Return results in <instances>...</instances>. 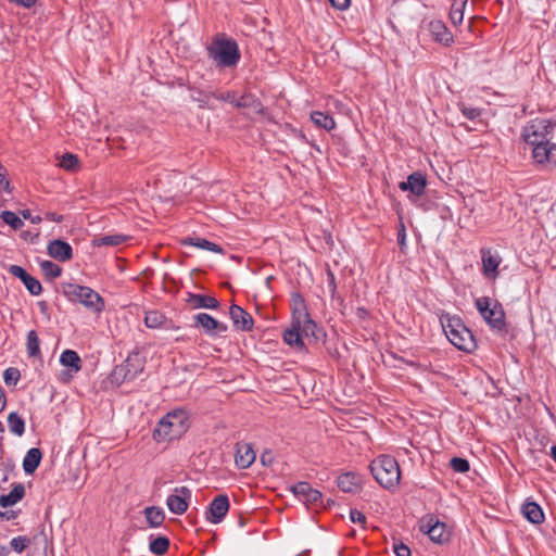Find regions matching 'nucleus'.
Here are the masks:
<instances>
[{"label":"nucleus","mask_w":556,"mask_h":556,"mask_svg":"<svg viewBox=\"0 0 556 556\" xmlns=\"http://www.w3.org/2000/svg\"><path fill=\"white\" fill-rule=\"evenodd\" d=\"M229 510V500L225 494L216 496L210 504L207 520L212 523H219Z\"/></svg>","instance_id":"obj_14"},{"label":"nucleus","mask_w":556,"mask_h":556,"mask_svg":"<svg viewBox=\"0 0 556 556\" xmlns=\"http://www.w3.org/2000/svg\"><path fill=\"white\" fill-rule=\"evenodd\" d=\"M11 2H14L18 5H22L24 8H30L36 3V0H10Z\"/></svg>","instance_id":"obj_51"},{"label":"nucleus","mask_w":556,"mask_h":556,"mask_svg":"<svg viewBox=\"0 0 556 556\" xmlns=\"http://www.w3.org/2000/svg\"><path fill=\"white\" fill-rule=\"evenodd\" d=\"M431 29L435 39L440 42L448 43L452 41V35L447 31L446 27L440 22L431 23Z\"/></svg>","instance_id":"obj_37"},{"label":"nucleus","mask_w":556,"mask_h":556,"mask_svg":"<svg viewBox=\"0 0 556 556\" xmlns=\"http://www.w3.org/2000/svg\"><path fill=\"white\" fill-rule=\"evenodd\" d=\"M144 516H146L148 523L152 528L160 527L164 522V519H165L164 510L162 508L155 507V506L147 507L144 509Z\"/></svg>","instance_id":"obj_30"},{"label":"nucleus","mask_w":556,"mask_h":556,"mask_svg":"<svg viewBox=\"0 0 556 556\" xmlns=\"http://www.w3.org/2000/svg\"><path fill=\"white\" fill-rule=\"evenodd\" d=\"M169 547V540L166 536H159L150 542V552L154 555H164Z\"/></svg>","instance_id":"obj_34"},{"label":"nucleus","mask_w":556,"mask_h":556,"mask_svg":"<svg viewBox=\"0 0 556 556\" xmlns=\"http://www.w3.org/2000/svg\"><path fill=\"white\" fill-rule=\"evenodd\" d=\"M42 459V453L39 448L33 447L27 451L23 459V469L26 475H31L39 467Z\"/></svg>","instance_id":"obj_23"},{"label":"nucleus","mask_w":556,"mask_h":556,"mask_svg":"<svg viewBox=\"0 0 556 556\" xmlns=\"http://www.w3.org/2000/svg\"><path fill=\"white\" fill-rule=\"evenodd\" d=\"M467 5V0H454L450 10V20L453 25H460L464 20V10Z\"/></svg>","instance_id":"obj_31"},{"label":"nucleus","mask_w":556,"mask_h":556,"mask_svg":"<svg viewBox=\"0 0 556 556\" xmlns=\"http://www.w3.org/2000/svg\"><path fill=\"white\" fill-rule=\"evenodd\" d=\"M427 180L424 174L415 172L407 177L406 181H401L399 188L402 191H409L416 197H420L425 193Z\"/></svg>","instance_id":"obj_15"},{"label":"nucleus","mask_w":556,"mask_h":556,"mask_svg":"<svg viewBox=\"0 0 556 556\" xmlns=\"http://www.w3.org/2000/svg\"><path fill=\"white\" fill-rule=\"evenodd\" d=\"M40 269L49 279L58 278L62 274V268L51 261H42L40 263Z\"/></svg>","instance_id":"obj_35"},{"label":"nucleus","mask_w":556,"mask_h":556,"mask_svg":"<svg viewBox=\"0 0 556 556\" xmlns=\"http://www.w3.org/2000/svg\"><path fill=\"white\" fill-rule=\"evenodd\" d=\"M22 281L31 295H39L42 292V286L40 281L29 274Z\"/></svg>","instance_id":"obj_40"},{"label":"nucleus","mask_w":556,"mask_h":556,"mask_svg":"<svg viewBox=\"0 0 556 556\" xmlns=\"http://www.w3.org/2000/svg\"><path fill=\"white\" fill-rule=\"evenodd\" d=\"M28 543L29 540L26 536H16L11 540L10 545L15 552L22 553L27 547Z\"/></svg>","instance_id":"obj_43"},{"label":"nucleus","mask_w":556,"mask_h":556,"mask_svg":"<svg viewBox=\"0 0 556 556\" xmlns=\"http://www.w3.org/2000/svg\"><path fill=\"white\" fill-rule=\"evenodd\" d=\"M9 273L11 275H13L14 277L20 278L21 280H24L28 275V273L23 267H21L18 265H11L9 267Z\"/></svg>","instance_id":"obj_47"},{"label":"nucleus","mask_w":556,"mask_h":556,"mask_svg":"<svg viewBox=\"0 0 556 556\" xmlns=\"http://www.w3.org/2000/svg\"><path fill=\"white\" fill-rule=\"evenodd\" d=\"M47 253L60 262H67L73 257L71 244L61 239L50 241L47 247Z\"/></svg>","instance_id":"obj_16"},{"label":"nucleus","mask_w":556,"mask_h":556,"mask_svg":"<svg viewBox=\"0 0 556 556\" xmlns=\"http://www.w3.org/2000/svg\"><path fill=\"white\" fill-rule=\"evenodd\" d=\"M369 468L374 478L382 488L392 490L399 485L401 470L394 457L380 455L370 463Z\"/></svg>","instance_id":"obj_4"},{"label":"nucleus","mask_w":556,"mask_h":556,"mask_svg":"<svg viewBox=\"0 0 556 556\" xmlns=\"http://www.w3.org/2000/svg\"><path fill=\"white\" fill-rule=\"evenodd\" d=\"M230 318L236 329L250 331L253 328V318L241 306L232 304L229 309Z\"/></svg>","instance_id":"obj_17"},{"label":"nucleus","mask_w":556,"mask_h":556,"mask_svg":"<svg viewBox=\"0 0 556 556\" xmlns=\"http://www.w3.org/2000/svg\"><path fill=\"white\" fill-rule=\"evenodd\" d=\"M212 96L224 102H232L233 96L230 92H213Z\"/></svg>","instance_id":"obj_48"},{"label":"nucleus","mask_w":556,"mask_h":556,"mask_svg":"<svg viewBox=\"0 0 556 556\" xmlns=\"http://www.w3.org/2000/svg\"><path fill=\"white\" fill-rule=\"evenodd\" d=\"M311 119L317 127L324 128L328 131L336 127L333 117L320 111L313 112L311 114Z\"/></svg>","instance_id":"obj_29"},{"label":"nucleus","mask_w":556,"mask_h":556,"mask_svg":"<svg viewBox=\"0 0 556 556\" xmlns=\"http://www.w3.org/2000/svg\"><path fill=\"white\" fill-rule=\"evenodd\" d=\"M193 320V327L203 329V331L211 337L220 336L228 330L226 324L218 321L206 313L194 315Z\"/></svg>","instance_id":"obj_10"},{"label":"nucleus","mask_w":556,"mask_h":556,"mask_svg":"<svg viewBox=\"0 0 556 556\" xmlns=\"http://www.w3.org/2000/svg\"><path fill=\"white\" fill-rule=\"evenodd\" d=\"M400 243H403L404 242V239H405V233L403 232V235H400Z\"/></svg>","instance_id":"obj_58"},{"label":"nucleus","mask_w":556,"mask_h":556,"mask_svg":"<svg viewBox=\"0 0 556 556\" xmlns=\"http://www.w3.org/2000/svg\"><path fill=\"white\" fill-rule=\"evenodd\" d=\"M59 165L70 172H74L79 167L78 157L72 153H65L60 160Z\"/></svg>","instance_id":"obj_39"},{"label":"nucleus","mask_w":556,"mask_h":556,"mask_svg":"<svg viewBox=\"0 0 556 556\" xmlns=\"http://www.w3.org/2000/svg\"><path fill=\"white\" fill-rule=\"evenodd\" d=\"M21 379V374L17 368L10 367L3 372V380L9 386H15Z\"/></svg>","instance_id":"obj_41"},{"label":"nucleus","mask_w":556,"mask_h":556,"mask_svg":"<svg viewBox=\"0 0 556 556\" xmlns=\"http://www.w3.org/2000/svg\"><path fill=\"white\" fill-rule=\"evenodd\" d=\"M421 529L425 530L430 540L435 543H443L448 539L445 525L438 520L434 521L433 518H430L427 523H424Z\"/></svg>","instance_id":"obj_18"},{"label":"nucleus","mask_w":556,"mask_h":556,"mask_svg":"<svg viewBox=\"0 0 556 556\" xmlns=\"http://www.w3.org/2000/svg\"><path fill=\"white\" fill-rule=\"evenodd\" d=\"M440 323L446 338L455 348L466 353H471L476 350L475 337L460 317L444 313L440 316Z\"/></svg>","instance_id":"obj_1"},{"label":"nucleus","mask_w":556,"mask_h":556,"mask_svg":"<svg viewBox=\"0 0 556 556\" xmlns=\"http://www.w3.org/2000/svg\"><path fill=\"white\" fill-rule=\"evenodd\" d=\"M460 110L462 113L470 121L476 119L480 115V110L477 108L465 106L462 104Z\"/></svg>","instance_id":"obj_44"},{"label":"nucleus","mask_w":556,"mask_h":556,"mask_svg":"<svg viewBox=\"0 0 556 556\" xmlns=\"http://www.w3.org/2000/svg\"><path fill=\"white\" fill-rule=\"evenodd\" d=\"M393 551L396 556H410L409 547L402 542H395L393 544Z\"/></svg>","instance_id":"obj_46"},{"label":"nucleus","mask_w":556,"mask_h":556,"mask_svg":"<svg viewBox=\"0 0 556 556\" xmlns=\"http://www.w3.org/2000/svg\"><path fill=\"white\" fill-rule=\"evenodd\" d=\"M551 456H552V458H553V459L555 460V463H556V445H553V446L551 447Z\"/></svg>","instance_id":"obj_57"},{"label":"nucleus","mask_w":556,"mask_h":556,"mask_svg":"<svg viewBox=\"0 0 556 556\" xmlns=\"http://www.w3.org/2000/svg\"><path fill=\"white\" fill-rule=\"evenodd\" d=\"M26 351L29 357H40V340L35 330H30L27 333Z\"/></svg>","instance_id":"obj_32"},{"label":"nucleus","mask_w":556,"mask_h":556,"mask_svg":"<svg viewBox=\"0 0 556 556\" xmlns=\"http://www.w3.org/2000/svg\"><path fill=\"white\" fill-rule=\"evenodd\" d=\"M33 224H39L41 223L42 220V217L37 215V216H31V218L29 219Z\"/></svg>","instance_id":"obj_54"},{"label":"nucleus","mask_w":556,"mask_h":556,"mask_svg":"<svg viewBox=\"0 0 556 556\" xmlns=\"http://www.w3.org/2000/svg\"><path fill=\"white\" fill-rule=\"evenodd\" d=\"M256 454L250 443H239L236 450V465L239 468L247 469L255 460Z\"/></svg>","instance_id":"obj_19"},{"label":"nucleus","mask_w":556,"mask_h":556,"mask_svg":"<svg viewBox=\"0 0 556 556\" xmlns=\"http://www.w3.org/2000/svg\"><path fill=\"white\" fill-rule=\"evenodd\" d=\"M451 467L456 472H462V473L467 472L469 470V468H470L469 462L467 459L460 458V457L452 458L451 459Z\"/></svg>","instance_id":"obj_42"},{"label":"nucleus","mask_w":556,"mask_h":556,"mask_svg":"<svg viewBox=\"0 0 556 556\" xmlns=\"http://www.w3.org/2000/svg\"><path fill=\"white\" fill-rule=\"evenodd\" d=\"M532 159L543 169L556 168V143L549 141L532 149Z\"/></svg>","instance_id":"obj_9"},{"label":"nucleus","mask_w":556,"mask_h":556,"mask_svg":"<svg viewBox=\"0 0 556 556\" xmlns=\"http://www.w3.org/2000/svg\"><path fill=\"white\" fill-rule=\"evenodd\" d=\"M361 477L354 472H345L338 478L339 489L346 493L357 492L361 488Z\"/></svg>","instance_id":"obj_21"},{"label":"nucleus","mask_w":556,"mask_h":556,"mask_svg":"<svg viewBox=\"0 0 556 556\" xmlns=\"http://www.w3.org/2000/svg\"><path fill=\"white\" fill-rule=\"evenodd\" d=\"M291 491L306 505H313L314 507L323 506V494L318 490L313 489L308 482H298L291 486Z\"/></svg>","instance_id":"obj_11"},{"label":"nucleus","mask_w":556,"mask_h":556,"mask_svg":"<svg viewBox=\"0 0 556 556\" xmlns=\"http://www.w3.org/2000/svg\"><path fill=\"white\" fill-rule=\"evenodd\" d=\"M22 216L26 219H30L33 215L30 214V211L24 210L22 211Z\"/></svg>","instance_id":"obj_56"},{"label":"nucleus","mask_w":556,"mask_h":556,"mask_svg":"<svg viewBox=\"0 0 556 556\" xmlns=\"http://www.w3.org/2000/svg\"><path fill=\"white\" fill-rule=\"evenodd\" d=\"M8 426H9L10 431L17 437L23 435L25 432V421L15 412L9 414Z\"/></svg>","instance_id":"obj_33"},{"label":"nucleus","mask_w":556,"mask_h":556,"mask_svg":"<svg viewBox=\"0 0 556 556\" xmlns=\"http://www.w3.org/2000/svg\"><path fill=\"white\" fill-rule=\"evenodd\" d=\"M60 363L65 367H70L75 372L81 369V359L78 353L73 350L63 351L60 356Z\"/></svg>","instance_id":"obj_27"},{"label":"nucleus","mask_w":556,"mask_h":556,"mask_svg":"<svg viewBox=\"0 0 556 556\" xmlns=\"http://www.w3.org/2000/svg\"><path fill=\"white\" fill-rule=\"evenodd\" d=\"M208 56L214 60L217 66L232 67L240 60V51L235 40L219 37L214 38L207 48Z\"/></svg>","instance_id":"obj_5"},{"label":"nucleus","mask_w":556,"mask_h":556,"mask_svg":"<svg viewBox=\"0 0 556 556\" xmlns=\"http://www.w3.org/2000/svg\"><path fill=\"white\" fill-rule=\"evenodd\" d=\"M45 218L50 220V222H54V223H61L63 222V216L62 215H59L56 213H53V212H47L45 214Z\"/></svg>","instance_id":"obj_50"},{"label":"nucleus","mask_w":556,"mask_h":556,"mask_svg":"<svg viewBox=\"0 0 556 556\" xmlns=\"http://www.w3.org/2000/svg\"><path fill=\"white\" fill-rule=\"evenodd\" d=\"M165 321V316L159 311H150L146 313L144 324L148 328H159Z\"/></svg>","instance_id":"obj_36"},{"label":"nucleus","mask_w":556,"mask_h":556,"mask_svg":"<svg viewBox=\"0 0 556 556\" xmlns=\"http://www.w3.org/2000/svg\"><path fill=\"white\" fill-rule=\"evenodd\" d=\"M129 366V361L126 362L125 365H122L119 367V372H123L124 374V378L125 379H134L135 378V375H129V371L127 370V367Z\"/></svg>","instance_id":"obj_52"},{"label":"nucleus","mask_w":556,"mask_h":556,"mask_svg":"<svg viewBox=\"0 0 556 556\" xmlns=\"http://www.w3.org/2000/svg\"><path fill=\"white\" fill-rule=\"evenodd\" d=\"M127 240V236L114 233L97 237L92 240L93 247H117Z\"/></svg>","instance_id":"obj_28"},{"label":"nucleus","mask_w":556,"mask_h":556,"mask_svg":"<svg viewBox=\"0 0 556 556\" xmlns=\"http://www.w3.org/2000/svg\"><path fill=\"white\" fill-rule=\"evenodd\" d=\"M25 495V488L22 483L13 486L10 493L0 495V506L3 508L10 507L18 503Z\"/></svg>","instance_id":"obj_25"},{"label":"nucleus","mask_w":556,"mask_h":556,"mask_svg":"<svg viewBox=\"0 0 556 556\" xmlns=\"http://www.w3.org/2000/svg\"><path fill=\"white\" fill-rule=\"evenodd\" d=\"M2 220L11 226L14 230L21 229L24 226L23 220L11 211H3L1 213Z\"/></svg>","instance_id":"obj_38"},{"label":"nucleus","mask_w":556,"mask_h":556,"mask_svg":"<svg viewBox=\"0 0 556 556\" xmlns=\"http://www.w3.org/2000/svg\"><path fill=\"white\" fill-rule=\"evenodd\" d=\"M522 515L532 523L539 525L544 521V513L535 502H527L522 505Z\"/></svg>","instance_id":"obj_24"},{"label":"nucleus","mask_w":556,"mask_h":556,"mask_svg":"<svg viewBox=\"0 0 556 556\" xmlns=\"http://www.w3.org/2000/svg\"><path fill=\"white\" fill-rule=\"evenodd\" d=\"M482 273L486 278L495 279L498 275V266L502 262L501 256L492 252L491 249H481Z\"/></svg>","instance_id":"obj_13"},{"label":"nucleus","mask_w":556,"mask_h":556,"mask_svg":"<svg viewBox=\"0 0 556 556\" xmlns=\"http://www.w3.org/2000/svg\"><path fill=\"white\" fill-rule=\"evenodd\" d=\"M329 278H330V286H331V289L332 291L336 290V283H334V276L332 273H329Z\"/></svg>","instance_id":"obj_55"},{"label":"nucleus","mask_w":556,"mask_h":556,"mask_svg":"<svg viewBox=\"0 0 556 556\" xmlns=\"http://www.w3.org/2000/svg\"><path fill=\"white\" fill-rule=\"evenodd\" d=\"M320 334L321 330L316 323H312L308 327L306 323H300L298 326L295 320H291L290 327L283 331V341L292 348L303 350L305 348L303 337H313L318 340Z\"/></svg>","instance_id":"obj_7"},{"label":"nucleus","mask_w":556,"mask_h":556,"mask_svg":"<svg viewBox=\"0 0 556 556\" xmlns=\"http://www.w3.org/2000/svg\"><path fill=\"white\" fill-rule=\"evenodd\" d=\"M329 1L338 10H345L350 5V0H329Z\"/></svg>","instance_id":"obj_49"},{"label":"nucleus","mask_w":556,"mask_h":556,"mask_svg":"<svg viewBox=\"0 0 556 556\" xmlns=\"http://www.w3.org/2000/svg\"><path fill=\"white\" fill-rule=\"evenodd\" d=\"M189 428L188 415L182 409L167 413L153 430L156 442H167L179 439Z\"/></svg>","instance_id":"obj_2"},{"label":"nucleus","mask_w":556,"mask_h":556,"mask_svg":"<svg viewBox=\"0 0 556 556\" xmlns=\"http://www.w3.org/2000/svg\"><path fill=\"white\" fill-rule=\"evenodd\" d=\"M350 519L352 522L359 523L362 526H365L366 523V516L357 509L350 510Z\"/></svg>","instance_id":"obj_45"},{"label":"nucleus","mask_w":556,"mask_h":556,"mask_svg":"<svg viewBox=\"0 0 556 556\" xmlns=\"http://www.w3.org/2000/svg\"><path fill=\"white\" fill-rule=\"evenodd\" d=\"M63 294L70 302L79 303L91 313L101 314L105 308L104 299L90 287L65 283Z\"/></svg>","instance_id":"obj_3"},{"label":"nucleus","mask_w":556,"mask_h":556,"mask_svg":"<svg viewBox=\"0 0 556 556\" xmlns=\"http://www.w3.org/2000/svg\"><path fill=\"white\" fill-rule=\"evenodd\" d=\"M181 243L184 245H190V247H195V248H199V249H203V250H207V251H211V252H214V253H223L224 250L220 245L214 243V242H211L204 238H191V237H188V238H185L181 240Z\"/></svg>","instance_id":"obj_26"},{"label":"nucleus","mask_w":556,"mask_h":556,"mask_svg":"<svg viewBox=\"0 0 556 556\" xmlns=\"http://www.w3.org/2000/svg\"><path fill=\"white\" fill-rule=\"evenodd\" d=\"M192 308L215 309L219 306V302L214 296L190 293L187 300Z\"/></svg>","instance_id":"obj_22"},{"label":"nucleus","mask_w":556,"mask_h":556,"mask_svg":"<svg viewBox=\"0 0 556 556\" xmlns=\"http://www.w3.org/2000/svg\"><path fill=\"white\" fill-rule=\"evenodd\" d=\"M476 307L492 329L497 331H503L505 329V312L498 301L489 296H482L476 300Z\"/></svg>","instance_id":"obj_6"},{"label":"nucleus","mask_w":556,"mask_h":556,"mask_svg":"<svg viewBox=\"0 0 556 556\" xmlns=\"http://www.w3.org/2000/svg\"><path fill=\"white\" fill-rule=\"evenodd\" d=\"M5 405H7L5 394H4L2 387H0V413L5 408Z\"/></svg>","instance_id":"obj_53"},{"label":"nucleus","mask_w":556,"mask_h":556,"mask_svg":"<svg viewBox=\"0 0 556 556\" xmlns=\"http://www.w3.org/2000/svg\"><path fill=\"white\" fill-rule=\"evenodd\" d=\"M295 320V324L299 326L300 323H306L312 325L315 323L308 315L305 302L300 294L292 295V319Z\"/></svg>","instance_id":"obj_20"},{"label":"nucleus","mask_w":556,"mask_h":556,"mask_svg":"<svg viewBox=\"0 0 556 556\" xmlns=\"http://www.w3.org/2000/svg\"><path fill=\"white\" fill-rule=\"evenodd\" d=\"M554 125L547 119H534L529 122L522 129L523 140L533 148L544 142H549L548 139Z\"/></svg>","instance_id":"obj_8"},{"label":"nucleus","mask_w":556,"mask_h":556,"mask_svg":"<svg viewBox=\"0 0 556 556\" xmlns=\"http://www.w3.org/2000/svg\"><path fill=\"white\" fill-rule=\"evenodd\" d=\"M191 491L187 486H179L174 490L166 500L168 509L175 515H182L189 505Z\"/></svg>","instance_id":"obj_12"}]
</instances>
